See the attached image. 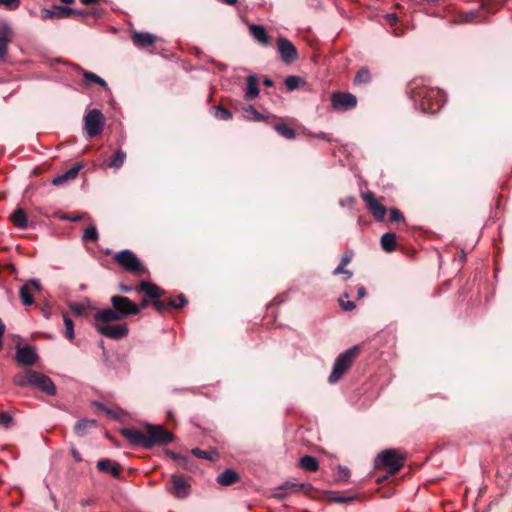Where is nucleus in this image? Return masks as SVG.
I'll return each mask as SVG.
<instances>
[{
  "mask_svg": "<svg viewBox=\"0 0 512 512\" xmlns=\"http://www.w3.org/2000/svg\"><path fill=\"white\" fill-rule=\"evenodd\" d=\"M414 107L421 113H436L446 102V95L438 88L421 85L417 81L410 84Z\"/></svg>",
  "mask_w": 512,
  "mask_h": 512,
  "instance_id": "1",
  "label": "nucleus"
},
{
  "mask_svg": "<svg viewBox=\"0 0 512 512\" xmlns=\"http://www.w3.org/2000/svg\"><path fill=\"white\" fill-rule=\"evenodd\" d=\"M121 434L132 444L150 449L155 445H164L170 443L174 436L171 432L165 430L161 425H147L146 434L133 429L123 428Z\"/></svg>",
  "mask_w": 512,
  "mask_h": 512,
  "instance_id": "2",
  "label": "nucleus"
},
{
  "mask_svg": "<svg viewBox=\"0 0 512 512\" xmlns=\"http://www.w3.org/2000/svg\"><path fill=\"white\" fill-rule=\"evenodd\" d=\"M359 350L358 346H353L344 352L340 353L333 364L332 371L328 377V382L330 384H336L343 375L348 371L351 367L353 361L355 360L356 354Z\"/></svg>",
  "mask_w": 512,
  "mask_h": 512,
  "instance_id": "3",
  "label": "nucleus"
},
{
  "mask_svg": "<svg viewBox=\"0 0 512 512\" xmlns=\"http://www.w3.org/2000/svg\"><path fill=\"white\" fill-rule=\"evenodd\" d=\"M404 457L396 449H387L379 453L375 459L376 468H385L389 473L398 472L403 464Z\"/></svg>",
  "mask_w": 512,
  "mask_h": 512,
  "instance_id": "4",
  "label": "nucleus"
},
{
  "mask_svg": "<svg viewBox=\"0 0 512 512\" xmlns=\"http://www.w3.org/2000/svg\"><path fill=\"white\" fill-rule=\"evenodd\" d=\"M84 129L89 138H93L101 133L105 125V117L101 110L90 109L84 116Z\"/></svg>",
  "mask_w": 512,
  "mask_h": 512,
  "instance_id": "5",
  "label": "nucleus"
},
{
  "mask_svg": "<svg viewBox=\"0 0 512 512\" xmlns=\"http://www.w3.org/2000/svg\"><path fill=\"white\" fill-rule=\"evenodd\" d=\"M111 305L118 312L121 320L138 314V308L136 303L131 301L128 297L114 295L110 298Z\"/></svg>",
  "mask_w": 512,
  "mask_h": 512,
  "instance_id": "6",
  "label": "nucleus"
},
{
  "mask_svg": "<svg viewBox=\"0 0 512 512\" xmlns=\"http://www.w3.org/2000/svg\"><path fill=\"white\" fill-rule=\"evenodd\" d=\"M115 260L127 271L130 272H144L141 261L131 250L124 249L118 252L115 256Z\"/></svg>",
  "mask_w": 512,
  "mask_h": 512,
  "instance_id": "7",
  "label": "nucleus"
},
{
  "mask_svg": "<svg viewBox=\"0 0 512 512\" xmlns=\"http://www.w3.org/2000/svg\"><path fill=\"white\" fill-rule=\"evenodd\" d=\"M357 97L349 92H334L331 95V106L336 111H349L357 106Z\"/></svg>",
  "mask_w": 512,
  "mask_h": 512,
  "instance_id": "8",
  "label": "nucleus"
},
{
  "mask_svg": "<svg viewBox=\"0 0 512 512\" xmlns=\"http://www.w3.org/2000/svg\"><path fill=\"white\" fill-rule=\"evenodd\" d=\"M171 483L172 486L168 487L167 491L177 499H185L190 495L191 485L184 476L172 475Z\"/></svg>",
  "mask_w": 512,
  "mask_h": 512,
  "instance_id": "9",
  "label": "nucleus"
},
{
  "mask_svg": "<svg viewBox=\"0 0 512 512\" xmlns=\"http://www.w3.org/2000/svg\"><path fill=\"white\" fill-rule=\"evenodd\" d=\"M277 46L280 53V58L284 63L290 64L298 58L295 45L287 38L279 37L277 39Z\"/></svg>",
  "mask_w": 512,
  "mask_h": 512,
  "instance_id": "10",
  "label": "nucleus"
},
{
  "mask_svg": "<svg viewBox=\"0 0 512 512\" xmlns=\"http://www.w3.org/2000/svg\"><path fill=\"white\" fill-rule=\"evenodd\" d=\"M33 382L32 387L36 388L39 391L46 393L47 395L54 396L57 393L56 386L52 379L45 374H42L38 371L33 372Z\"/></svg>",
  "mask_w": 512,
  "mask_h": 512,
  "instance_id": "11",
  "label": "nucleus"
},
{
  "mask_svg": "<svg viewBox=\"0 0 512 512\" xmlns=\"http://www.w3.org/2000/svg\"><path fill=\"white\" fill-rule=\"evenodd\" d=\"M362 199L366 203L373 217L378 221H382L386 214V208L376 199L374 193L366 191L362 193Z\"/></svg>",
  "mask_w": 512,
  "mask_h": 512,
  "instance_id": "12",
  "label": "nucleus"
},
{
  "mask_svg": "<svg viewBox=\"0 0 512 512\" xmlns=\"http://www.w3.org/2000/svg\"><path fill=\"white\" fill-rule=\"evenodd\" d=\"M96 330L99 334L114 340H120L125 338L129 329L126 324L122 325H96Z\"/></svg>",
  "mask_w": 512,
  "mask_h": 512,
  "instance_id": "13",
  "label": "nucleus"
},
{
  "mask_svg": "<svg viewBox=\"0 0 512 512\" xmlns=\"http://www.w3.org/2000/svg\"><path fill=\"white\" fill-rule=\"evenodd\" d=\"M39 359L36 349L31 345L18 347L15 354V360L24 366H32Z\"/></svg>",
  "mask_w": 512,
  "mask_h": 512,
  "instance_id": "14",
  "label": "nucleus"
},
{
  "mask_svg": "<svg viewBox=\"0 0 512 512\" xmlns=\"http://www.w3.org/2000/svg\"><path fill=\"white\" fill-rule=\"evenodd\" d=\"M74 12L73 8L61 5H54L52 9L44 8L41 10V18L43 20L47 19H60V18H68Z\"/></svg>",
  "mask_w": 512,
  "mask_h": 512,
  "instance_id": "15",
  "label": "nucleus"
},
{
  "mask_svg": "<svg viewBox=\"0 0 512 512\" xmlns=\"http://www.w3.org/2000/svg\"><path fill=\"white\" fill-rule=\"evenodd\" d=\"M94 320L97 324L100 325H109L111 322L120 321V317L118 315V312L115 310V308L112 306L110 308H105L98 310L94 314Z\"/></svg>",
  "mask_w": 512,
  "mask_h": 512,
  "instance_id": "16",
  "label": "nucleus"
},
{
  "mask_svg": "<svg viewBox=\"0 0 512 512\" xmlns=\"http://www.w3.org/2000/svg\"><path fill=\"white\" fill-rule=\"evenodd\" d=\"M131 39L138 48H147L156 42V36L149 32L133 31Z\"/></svg>",
  "mask_w": 512,
  "mask_h": 512,
  "instance_id": "17",
  "label": "nucleus"
},
{
  "mask_svg": "<svg viewBox=\"0 0 512 512\" xmlns=\"http://www.w3.org/2000/svg\"><path fill=\"white\" fill-rule=\"evenodd\" d=\"M140 291H143L146 296L152 300L158 299L164 294V291L159 286L145 280L139 283V292Z\"/></svg>",
  "mask_w": 512,
  "mask_h": 512,
  "instance_id": "18",
  "label": "nucleus"
},
{
  "mask_svg": "<svg viewBox=\"0 0 512 512\" xmlns=\"http://www.w3.org/2000/svg\"><path fill=\"white\" fill-rule=\"evenodd\" d=\"M97 468L103 472L110 474L114 478H119L120 476V465L116 462H113L109 459H101L97 462Z\"/></svg>",
  "mask_w": 512,
  "mask_h": 512,
  "instance_id": "19",
  "label": "nucleus"
},
{
  "mask_svg": "<svg viewBox=\"0 0 512 512\" xmlns=\"http://www.w3.org/2000/svg\"><path fill=\"white\" fill-rule=\"evenodd\" d=\"M81 168H82V165H80V164H76V165L72 166L65 173L56 176L52 180V183L55 186H61V185L65 184L68 180L75 179L76 176L78 175L79 171L81 170Z\"/></svg>",
  "mask_w": 512,
  "mask_h": 512,
  "instance_id": "20",
  "label": "nucleus"
},
{
  "mask_svg": "<svg viewBox=\"0 0 512 512\" xmlns=\"http://www.w3.org/2000/svg\"><path fill=\"white\" fill-rule=\"evenodd\" d=\"M260 91L258 88V79L255 74L249 75L247 77V88L245 91V99L247 101H252L256 97H258Z\"/></svg>",
  "mask_w": 512,
  "mask_h": 512,
  "instance_id": "21",
  "label": "nucleus"
},
{
  "mask_svg": "<svg viewBox=\"0 0 512 512\" xmlns=\"http://www.w3.org/2000/svg\"><path fill=\"white\" fill-rule=\"evenodd\" d=\"M33 372H34V370L27 369L24 372L15 374L13 377L14 385L19 386V387H28V386L32 387Z\"/></svg>",
  "mask_w": 512,
  "mask_h": 512,
  "instance_id": "22",
  "label": "nucleus"
},
{
  "mask_svg": "<svg viewBox=\"0 0 512 512\" xmlns=\"http://www.w3.org/2000/svg\"><path fill=\"white\" fill-rule=\"evenodd\" d=\"M97 425V421L94 419H80L77 421L74 427L76 435L83 437L88 434L89 430Z\"/></svg>",
  "mask_w": 512,
  "mask_h": 512,
  "instance_id": "23",
  "label": "nucleus"
},
{
  "mask_svg": "<svg viewBox=\"0 0 512 512\" xmlns=\"http://www.w3.org/2000/svg\"><path fill=\"white\" fill-rule=\"evenodd\" d=\"M10 34L11 29L8 25L4 24L0 27V59H3L7 54Z\"/></svg>",
  "mask_w": 512,
  "mask_h": 512,
  "instance_id": "24",
  "label": "nucleus"
},
{
  "mask_svg": "<svg viewBox=\"0 0 512 512\" xmlns=\"http://www.w3.org/2000/svg\"><path fill=\"white\" fill-rule=\"evenodd\" d=\"M239 479V474L232 470L226 469L217 476V482L222 486H229Z\"/></svg>",
  "mask_w": 512,
  "mask_h": 512,
  "instance_id": "25",
  "label": "nucleus"
},
{
  "mask_svg": "<svg viewBox=\"0 0 512 512\" xmlns=\"http://www.w3.org/2000/svg\"><path fill=\"white\" fill-rule=\"evenodd\" d=\"M12 223L19 229L28 227V218L22 208H17L10 216Z\"/></svg>",
  "mask_w": 512,
  "mask_h": 512,
  "instance_id": "26",
  "label": "nucleus"
},
{
  "mask_svg": "<svg viewBox=\"0 0 512 512\" xmlns=\"http://www.w3.org/2000/svg\"><path fill=\"white\" fill-rule=\"evenodd\" d=\"M250 33L255 40L262 45L268 44V35L265 28L260 24H251L249 27Z\"/></svg>",
  "mask_w": 512,
  "mask_h": 512,
  "instance_id": "27",
  "label": "nucleus"
},
{
  "mask_svg": "<svg viewBox=\"0 0 512 512\" xmlns=\"http://www.w3.org/2000/svg\"><path fill=\"white\" fill-rule=\"evenodd\" d=\"M380 243L384 251L393 252L396 248V234L393 232L383 234Z\"/></svg>",
  "mask_w": 512,
  "mask_h": 512,
  "instance_id": "28",
  "label": "nucleus"
},
{
  "mask_svg": "<svg viewBox=\"0 0 512 512\" xmlns=\"http://www.w3.org/2000/svg\"><path fill=\"white\" fill-rule=\"evenodd\" d=\"M299 465L302 469L309 471V472H315L319 468V462L317 458L310 455H305L300 458Z\"/></svg>",
  "mask_w": 512,
  "mask_h": 512,
  "instance_id": "29",
  "label": "nucleus"
},
{
  "mask_svg": "<svg viewBox=\"0 0 512 512\" xmlns=\"http://www.w3.org/2000/svg\"><path fill=\"white\" fill-rule=\"evenodd\" d=\"M282 488H285L288 493L289 492H300L304 490L306 493L310 492L313 489V486L310 483H298L292 481H286L283 483Z\"/></svg>",
  "mask_w": 512,
  "mask_h": 512,
  "instance_id": "30",
  "label": "nucleus"
},
{
  "mask_svg": "<svg viewBox=\"0 0 512 512\" xmlns=\"http://www.w3.org/2000/svg\"><path fill=\"white\" fill-rule=\"evenodd\" d=\"M275 131L286 139H294L296 137L295 130L285 123H277L274 125Z\"/></svg>",
  "mask_w": 512,
  "mask_h": 512,
  "instance_id": "31",
  "label": "nucleus"
},
{
  "mask_svg": "<svg viewBox=\"0 0 512 512\" xmlns=\"http://www.w3.org/2000/svg\"><path fill=\"white\" fill-rule=\"evenodd\" d=\"M126 160V153L122 149H118L111 157L108 166L114 169H119L123 166Z\"/></svg>",
  "mask_w": 512,
  "mask_h": 512,
  "instance_id": "32",
  "label": "nucleus"
},
{
  "mask_svg": "<svg viewBox=\"0 0 512 512\" xmlns=\"http://www.w3.org/2000/svg\"><path fill=\"white\" fill-rule=\"evenodd\" d=\"M19 297L25 306H30L34 303V298L30 292L28 284H24L19 289Z\"/></svg>",
  "mask_w": 512,
  "mask_h": 512,
  "instance_id": "33",
  "label": "nucleus"
},
{
  "mask_svg": "<svg viewBox=\"0 0 512 512\" xmlns=\"http://www.w3.org/2000/svg\"><path fill=\"white\" fill-rule=\"evenodd\" d=\"M152 305L158 313H163L168 308L176 307V301L170 299L169 301H161L159 298L152 301Z\"/></svg>",
  "mask_w": 512,
  "mask_h": 512,
  "instance_id": "34",
  "label": "nucleus"
},
{
  "mask_svg": "<svg viewBox=\"0 0 512 512\" xmlns=\"http://www.w3.org/2000/svg\"><path fill=\"white\" fill-rule=\"evenodd\" d=\"M82 75L86 82L96 83L105 89L107 88L106 81L97 74L90 71H84Z\"/></svg>",
  "mask_w": 512,
  "mask_h": 512,
  "instance_id": "35",
  "label": "nucleus"
},
{
  "mask_svg": "<svg viewBox=\"0 0 512 512\" xmlns=\"http://www.w3.org/2000/svg\"><path fill=\"white\" fill-rule=\"evenodd\" d=\"M371 80V74L370 71L367 68H361L355 78H354V84L360 85V84H367Z\"/></svg>",
  "mask_w": 512,
  "mask_h": 512,
  "instance_id": "36",
  "label": "nucleus"
},
{
  "mask_svg": "<svg viewBox=\"0 0 512 512\" xmlns=\"http://www.w3.org/2000/svg\"><path fill=\"white\" fill-rule=\"evenodd\" d=\"M63 321H64V325H65V334H64V336L68 340H73L74 337H75L74 322L72 321V319L67 314H63Z\"/></svg>",
  "mask_w": 512,
  "mask_h": 512,
  "instance_id": "37",
  "label": "nucleus"
},
{
  "mask_svg": "<svg viewBox=\"0 0 512 512\" xmlns=\"http://www.w3.org/2000/svg\"><path fill=\"white\" fill-rule=\"evenodd\" d=\"M357 497L358 496L356 494L349 495V496H337L334 492H328V499L335 503H341V504L350 503V502L356 500Z\"/></svg>",
  "mask_w": 512,
  "mask_h": 512,
  "instance_id": "38",
  "label": "nucleus"
},
{
  "mask_svg": "<svg viewBox=\"0 0 512 512\" xmlns=\"http://www.w3.org/2000/svg\"><path fill=\"white\" fill-rule=\"evenodd\" d=\"M350 478V470L346 466L339 465L335 474V481L338 483H346Z\"/></svg>",
  "mask_w": 512,
  "mask_h": 512,
  "instance_id": "39",
  "label": "nucleus"
},
{
  "mask_svg": "<svg viewBox=\"0 0 512 512\" xmlns=\"http://www.w3.org/2000/svg\"><path fill=\"white\" fill-rule=\"evenodd\" d=\"M99 238L98 231L95 226H90L84 230L82 239L83 241L96 242Z\"/></svg>",
  "mask_w": 512,
  "mask_h": 512,
  "instance_id": "40",
  "label": "nucleus"
},
{
  "mask_svg": "<svg viewBox=\"0 0 512 512\" xmlns=\"http://www.w3.org/2000/svg\"><path fill=\"white\" fill-rule=\"evenodd\" d=\"M214 110H215L214 116L217 119H219V120H230V119H232V113L228 109L224 108L223 106H220V105L215 106Z\"/></svg>",
  "mask_w": 512,
  "mask_h": 512,
  "instance_id": "41",
  "label": "nucleus"
},
{
  "mask_svg": "<svg viewBox=\"0 0 512 512\" xmlns=\"http://www.w3.org/2000/svg\"><path fill=\"white\" fill-rule=\"evenodd\" d=\"M244 117L254 121H260L264 118L253 106H248L244 109Z\"/></svg>",
  "mask_w": 512,
  "mask_h": 512,
  "instance_id": "42",
  "label": "nucleus"
},
{
  "mask_svg": "<svg viewBox=\"0 0 512 512\" xmlns=\"http://www.w3.org/2000/svg\"><path fill=\"white\" fill-rule=\"evenodd\" d=\"M191 453L198 458L206 459V460H214L215 456L217 455L216 452H208V451L202 450L200 448H193L191 450Z\"/></svg>",
  "mask_w": 512,
  "mask_h": 512,
  "instance_id": "43",
  "label": "nucleus"
},
{
  "mask_svg": "<svg viewBox=\"0 0 512 512\" xmlns=\"http://www.w3.org/2000/svg\"><path fill=\"white\" fill-rule=\"evenodd\" d=\"M284 83L289 91L296 90L300 84V77L294 75L287 76Z\"/></svg>",
  "mask_w": 512,
  "mask_h": 512,
  "instance_id": "44",
  "label": "nucleus"
},
{
  "mask_svg": "<svg viewBox=\"0 0 512 512\" xmlns=\"http://www.w3.org/2000/svg\"><path fill=\"white\" fill-rule=\"evenodd\" d=\"M13 425V417L7 411L0 413V426L3 428H10Z\"/></svg>",
  "mask_w": 512,
  "mask_h": 512,
  "instance_id": "45",
  "label": "nucleus"
},
{
  "mask_svg": "<svg viewBox=\"0 0 512 512\" xmlns=\"http://www.w3.org/2000/svg\"><path fill=\"white\" fill-rule=\"evenodd\" d=\"M70 310L76 315V316H82L85 312V307L83 304L78 302H71L69 303Z\"/></svg>",
  "mask_w": 512,
  "mask_h": 512,
  "instance_id": "46",
  "label": "nucleus"
},
{
  "mask_svg": "<svg viewBox=\"0 0 512 512\" xmlns=\"http://www.w3.org/2000/svg\"><path fill=\"white\" fill-rule=\"evenodd\" d=\"M389 218L392 222H399L404 220L403 214L397 208L390 209Z\"/></svg>",
  "mask_w": 512,
  "mask_h": 512,
  "instance_id": "47",
  "label": "nucleus"
},
{
  "mask_svg": "<svg viewBox=\"0 0 512 512\" xmlns=\"http://www.w3.org/2000/svg\"><path fill=\"white\" fill-rule=\"evenodd\" d=\"M0 5L9 10H15L20 6V0H0Z\"/></svg>",
  "mask_w": 512,
  "mask_h": 512,
  "instance_id": "48",
  "label": "nucleus"
},
{
  "mask_svg": "<svg viewBox=\"0 0 512 512\" xmlns=\"http://www.w3.org/2000/svg\"><path fill=\"white\" fill-rule=\"evenodd\" d=\"M339 305L344 311H352L355 309L356 305L353 301L343 300V298L339 299Z\"/></svg>",
  "mask_w": 512,
  "mask_h": 512,
  "instance_id": "49",
  "label": "nucleus"
},
{
  "mask_svg": "<svg viewBox=\"0 0 512 512\" xmlns=\"http://www.w3.org/2000/svg\"><path fill=\"white\" fill-rule=\"evenodd\" d=\"M118 289L122 293H129V292H132V291H135V292L139 293V284L136 285V286L120 284Z\"/></svg>",
  "mask_w": 512,
  "mask_h": 512,
  "instance_id": "50",
  "label": "nucleus"
},
{
  "mask_svg": "<svg viewBox=\"0 0 512 512\" xmlns=\"http://www.w3.org/2000/svg\"><path fill=\"white\" fill-rule=\"evenodd\" d=\"M356 199L353 196H347L339 201L342 207H351L355 203Z\"/></svg>",
  "mask_w": 512,
  "mask_h": 512,
  "instance_id": "51",
  "label": "nucleus"
},
{
  "mask_svg": "<svg viewBox=\"0 0 512 512\" xmlns=\"http://www.w3.org/2000/svg\"><path fill=\"white\" fill-rule=\"evenodd\" d=\"M287 496H288V491L285 488H282V485L274 493V497L278 500L286 499Z\"/></svg>",
  "mask_w": 512,
  "mask_h": 512,
  "instance_id": "52",
  "label": "nucleus"
},
{
  "mask_svg": "<svg viewBox=\"0 0 512 512\" xmlns=\"http://www.w3.org/2000/svg\"><path fill=\"white\" fill-rule=\"evenodd\" d=\"M166 454H167L170 458H172V459H174V460L179 461V463H180L181 465H183V464L185 463V461H186V458H185V457L180 456V455H178L177 453H175V452H173V451H171V450H167V451H166Z\"/></svg>",
  "mask_w": 512,
  "mask_h": 512,
  "instance_id": "53",
  "label": "nucleus"
},
{
  "mask_svg": "<svg viewBox=\"0 0 512 512\" xmlns=\"http://www.w3.org/2000/svg\"><path fill=\"white\" fill-rule=\"evenodd\" d=\"M84 218V215L82 214H74V215H63L61 217L62 220H67L71 222H77Z\"/></svg>",
  "mask_w": 512,
  "mask_h": 512,
  "instance_id": "54",
  "label": "nucleus"
},
{
  "mask_svg": "<svg viewBox=\"0 0 512 512\" xmlns=\"http://www.w3.org/2000/svg\"><path fill=\"white\" fill-rule=\"evenodd\" d=\"M477 15L474 12H467L464 13L462 16V22L470 23L473 22L476 19Z\"/></svg>",
  "mask_w": 512,
  "mask_h": 512,
  "instance_id": "55",
  "label": "nucleus"
},
{
  "mask_svg": "<svg viewBox=\"0 0 512 512\" xmlns=\"http://www.w3.org/2000/svg\"><path fill=\"white\" fill-rule=\"evenodd\" d=\"M26 284H28V287L31 285L37 291L42 290V285H41L40 281L36 278L29 279Z\"/></svg>",
  "mask_w": 512,
  "mask_h": 512,
  "instance_id": "56",
  "label": "nucleus"
},
{
  "mask_svg": "<svg viewBox=\"0 0 512 512\" xmlns=\"http://www.w3.org/2000/svg\"><path fill=\"white\" fill-rule=\"evenodd\" d=\"M72 15H77V16L84 17V16H87V15L97 16V15H98V13H97V12H95V11H86V10H77V9H74V12L72 13Z\"/></svg>",
  "mask_w": 512,
  "mask_h": 512,
  "instance_id": "57",
  "label": "nucleus"
},
{
  "mask_svg": "<svg viewBox=\"0 0 512 512\" xmlns=\"http://www.w3.org/2000/svg\"><path fill=\"white\" fill-rule=\"evenodd\" d=\"M177 300L178 302H176L175 308H181L187 304V299L184 294H179Z\"/></svg>",
  "mask_w": 512,
  "mask_h": 512,
  "instance_id": "58",
  "label": "nucleus"
},
{
  "mask_svg": "<svg viewBox=\"0 0 512 512\" xmlns=\"http://www.w3.org/2000/svg\"><path fill=\"white\" fill-rule=\"evenodd\" d=\"M385 18L389 21L391 25H394L398 22V16L395 13L386 14Z\"/></svg>",
  "mask_w": 512,
  "mask_h": 512,
  "instance_id": "59",
  "label": "nucleus"
},
{
  "mask_svg": "<svg viewBox=\"0 0 512 512\" xmlns=\"http://www.w3.org/2000/svg\"><path fill=\"white\" fill-rule=\"evenodd\" d=\"M71 454H72V456H73V458H74V460L76 462H81L82 461L81 454H80V452L75 447L71 448Z\"/></svg>",
  "mask_w": 512,
  "mask_h": 512,
  "instance_id": "60",
  "label": "nucleus"
},
{
  "mask_svg": "<svg viewBox=\"0 0 512 512\" xmlns=\"http://www.w3.org/2000/svg\"><path fill=\"white\" fill-rule=\"evenodd\" d=\"M367 292H366V288L362 285L358 286L357 287V298L358 299H361V298H364L366 296Z\"/></svg>",
  "mask_w": 512,
  "mask_h": 512,
  "instance_id": "61",
  "label": "nucleus"
},
{
  "mask_svg": "<svg viewBox=\"0 0 512 512\" xmlns=\"http://www.w3.org/2000/svg\"><path fill=\"white\" fill-rule=\"evenodd\" d=\"M149 305V301L147 298H143L139 304H136V307L138 308V314L140 311L144 308H146Z\"/></svg>",
  "mask_w": 512,
  "mask_h": 512,
  "instance_id": "62",
  "label": "nucleus"
},
{
  "mask_svg": "<svg viewBox=\"0 0 512 512\" xmlns=\"http://www.w3.org/2000/svg\"><path fill=\"white\" fill-rule=\"evenodd\" d=\"M351 258H352V252H347L342 257L340 263H342V265H347L351 261Z\"/></svg>",
  "mask_w": 512,
  "mask_h": 512,
  "instance_id": "63",
  "label": "nucleus"
},
{
  "mask_svg": "<svg viewBox=\"0 0 512 512\" xmlns=\"http://www.w3.org/2000/svg\"><path fill=\"white\" fill-rule=\"evenodd\" d=\"M345 266L346 265H342V263H340L333 271V274L334 275H338V274H341V273H344L345 272Z\"/></svg>",
  "mask_w": 512,
  "mask_h": 512,
  "instance_id": "64",
  "label": "nucleus"
}]
</instances>
